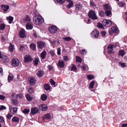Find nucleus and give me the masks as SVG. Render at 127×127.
<instances>
[{
    "label": "nucleus",
    "mask_w": 127,
    "mask_h": 127,
    "mask_svg": "<svg viewBox=\"0 0 127 127\" xmlns=\"http://www.w3.org/2000/svg\"><path fill=\"white\" fill-rule=\"evenodd\" d=\"M33 23L36 25H39L41 24L44 21V20L41 16L35 15L33 17Z\"/></svg>",
    "instance_id": "obj_1"
},
{
    "label": "nucleus",
    "mask_w": 127,
    "mask_h": 127,
    "mask_svg": "<svg viewBox=\"0 0 127 127\" xmlns=\"http://www.w3.org/2000/svg\"><path fill=\"white\" fill-rule=\"evenodd\" d=\"M88 16L92 20H95L97 19V17L96 16L95 11L93 10H91L89 12Z\"/></svg>",
    "instance_id": "obj_2"
},
{
    "label": "nucleus",
    "mask_w": 127,
    "mask_h": 127,
    "mask_svg": "<svg viewBox=\"0 0 127 127\" xmlns=\"http://www.w3.org/2000/svg\"><path fill=\"white\" fill-rule=\"evenodd\" d=\"M48 31L51 33L55 34L57 31V28L55 26H52L48 28Z\"/></svg>",
    "instance_id": "obj_3"
},
{
    "label": "nucleus",
    "mask_w": 127,
    "mask_h": 127,
    "mask_svg": "<svg viewBox=\"0 0 127 127\" xmlns=\"http://www.w3.org/2000/svg\"><path fill=\"white\" fill-rule=\"evenodd\" d=\"M108 52L110 54H113L114 53V52L113 51L114 45L112 44H109L107 47Z\"/></svg>",
    "instance_id": "obj_4"
},
{
    "label": "nucleus",
    "mask_w": 127,
    "mask_h": 127,
    "mask_svg": "<svg viewBox=\"0 0 127 127\" xmlns=\"http://www.w3.org/2000/svg\"><path fill=\"white\" fill-rule=\"evenodd\" d=\"M102 23L103 25L105 27H107L110 26L112 24V23L109 20H104L103 21Z\"/></svg>",
    "instance_id": "obj_5"
},
{
    "label": "nucleus",
    "mask_w": 127,
    "mask_h": 127,
    "mask_svg": "<svg viewBox=\"0 0 127 127\" xmlns=\"http://www.w3.org/2000/svg\"><path fill=\"white\" fill-rule=\"evenodd\" d=\"M29 84L32 86L34 85L36 83V80L35 78L32 77H30L28 79Z\"/></svg>",
    "instance_id": "obj_6"
},
{
    "label": "nucleus",
    "mask_w": 127,
    "mask_h": 127,
    "mask_svg": "<svg viewBox=\"0 0 127 127\" xmlns=\"http://www.w3.org/2000/svg\"><path fill=\"white\" fill-rule=\"evenodd\" d=\"M40 112V111L38 108L36 107H33L31 109L30 113L33 115L34 114L39 113Z\"/></svg>",
    "instance_id": "obj_7"
},
{
    "label": "nucleus",
    "mask_w": 127,
    "mask_h": 127,
    "mask_svg": "<svg viewBox=\"0 0 127 127\" xmlns=\"http://www.w3.org/2000/svg\"><path fill=\"white\" fill-rule=\"evenodd\" d=\"M99 32L98 31L96 30H94L91 34L92 37L94 38L97 37L99 35Z\"/></svg>",
    "instance_id": "obj_8"
},
{
    "label": "nucleus",
    "mask_w": 127,
    "mask_h": 127,
    "mask_svg": "<svg viewBox=\"0 0 127 127\" xmlns=\"http://www.w3.org/2000/svg\"><path fill=\"white\" fill-rule=\"evenodd\" d=\"M2 59L1 61L4 63L8 61L9 60V58L5 55H2L0 53V59Z\"/></svg>",
    "instance_id": "obj_9"
},
{
    "label": "nucleus",
    "mask_w": 127,
    "mask_h": 127,
    "mask_svg": "<svg viewBox=\"0 0 127 127\" xmlns=\"http://www.w3.org/2000/svg\"><path fill=\"white\" fill-rule=\"evenodd\" d=\"M25 31L23 29L21 30L19 32V35L21 38H24L26 36Z\"/></svg>",
    "instance_id": "obj_10"
},
{
    "label": "nucleus",
    "mask_w": 127,
    "mask_h": 127,
    "mask_svg": "<svg viewBox=\"0 0 127 127\" xmlns=\"http://www.w3.org/2000/svg\"><path fill=\"white\" fill-rule=\"evenodd\" d=\"M39 109L42 111H46L48 108L47 106L45 104L40 105L39 106Z\"/></svg>",
    "instance_id": "obj_11"
},
{
    "label": "nucleus",
    "mask_w": 127,
    "mask_h": 127,
    "mask_svg": "<svg viewBox=\"0 0 127 127\" xmlns=\"http://www.w3.org/2000/svg\"><path fill=\"white\" fill-rule=\"evenodd\" d=\"M24 58L25 59V62L26 63L30 61H32V59L31 60V56L28 54H26Z\"/></svg>",
    "instance_id": "obj_12"
},
{
    "label": "nucleus",
    "mask_w": 127,
    "mask_h": 127,
    "mask_svg": "<svg viewBox=\"0 0 127 127\" xmlns=\"http://www.w3.org/2000/svg\"><path fill=\"white\" fill-rule=\"evenodd\" d=\"M19 61L17 59H13L12 60V64L14 66H16L19 64Z\"/></svg>",
    "instance_id": "obj_13"
},
{
    "label": "nucleus",
    "mask_w": 127,
    "mask_h": 127,
    "mask_svg": "<svg viewBox=\"0 0 127 127\" xmlns=\"http://www.w3.org/2000/svg\"><path fill=\"white\" fill-rule=\"evenodd\" d=\"M64 62L62 60H60L59 61L58 64V65L60 68H63L64 66Z\"/></svg>",
    "instance_id": "obj_14"
},
{
    "label": "nucleus",
    "mask_w": 127,
    "mask_h": 127,
    "mask_svg": "<svg viewBox=\"0 0 127 127\" xmlns=\"http://www.w3.org/2000/svg\"><path fill=\"white\" fill-rule=\"evenodd\" d=\"M38 47L40 49H42V48L44 47L45 45L44 42L42 41H38L37 42Z\"/></svg>",
    "instance_id": "obj_15"
},
{
    "label": "nucleus",
    "mask_w": 127,
    "mask_h": 127,
    "mask_svg": "<svg viewBox=\"0 0 127 127\" xmlns=\"http://www.w3.org/2000/svg\"><path fill=\"white\" fill-rule=\"evenodd\" d=\"M51 116L49 113H47L45 114L43 116L42 119L44 121L46 119L49 120L51 119Z\"/></svg>",
    "instance_id": "obj_16"
},
{
    "label": "nucleus",
    "mask_w": 127,
    "mask_h": 127,
    "mask_svg": "<svg viewBox=\"0 0 127 127\" xmlns=\"http://www.w3.org/2000/svg\"><path fill=\"white\" fill-rule=\"evenodd\" d=\"M1 6L2 9L5 12L9 8V6L8 5H1Z\"/></svg>",
    "instance_id": "obj_17"
},
{
    "label": "nucleus",
    "mask_w": 127,
    "mask_h": 127,
    "mask_svg": "<svg viewBox=\"0 0 127 127\" xmlns=\"http://www.w3.org/2000/svg\"><path fill=\"white\" fill-rule=\"evenodd\" d=\"M17 111V108L11 106L10 107V111L11 113L15 114L16 113Z\"/></svg>",
    "instance_id": "obj_18"
},
{
    "label": "nucleus",
    "mask_w": 127,
    "mask_h": 127,
    "mask_svg": "<svg viewBox=\"0 0 127 127\" xmlns=\"http://www.w3.org/2000/svg\"><path fill=\"white\" fill-rule=\"evenodd\" d=\"M26 28L27 30H31L33 28V24L32 23H29L26 25Z\"/></svg>",
    "instance_id": "obj_19"
},
{
    "label": "nucleus",
    "mask_w": 127,
    "mask_h": 127,
    "mask_svg": "<svg viewBox=\"0 0 127 127\" xmlns=\"http://www.w3.org/2000/svg\"><path fill=\"white\" fill-rule=\"evenodd\" d=\"M24 22L25 23L28 24L30 23L31 22V19L30 17L27 16L24 20Z\"/></svg>",
    "instance_id": "obj_20"
},
{
    "label": "nucleus",
    "mask_w": 127,
    "mask_h": 127,
    "mask_svg": "<svg viewBox=\"0 0 127 127\" xmlns=\"http://www.w3.org/2000/svg\"><path fill=\"white\" fill-rule=\"evenodd\" d=\"M103 8L105 10H110V8L108 4H106L103 5Z\"/></svg>",
    "instance_id": "obj_21"
},
{
    "label": "nucleus",
    "mask_w": 127,
    "mask_h": 127,
    "mask_svg": "<svg viewBox=\"0 0 127 127\" xmlns=\"http://www.w3.org/2000/svg\"><path fill=\"white\" fill-rule=\"evenodd\" d=\"M30 48L32 49L33 51L36 50V45L35 44L32 43L30 45Z\"/></svg>",
    "instance_id": "obj_22"
},
{
    "label": "nucleus",
    "mask_w": 127,
    "mask_h": 127,
    "mask_svg": "<svg viewBox=\"0 0 127 127\" xmlns=\"http://www.w3.org/2000/svg\"><path fill=\"white\" fill-rule=\"evenodd\" d=\"M19 118L18 117L16 116H14L13 117L12 120L14 122H19Z\"/></svg>",
    "instance_id": "obj_23"
},
{
    "label": "nucleus",
    "mask_w": 127,
    "mask_h": 127,
    "mask_svg": "<svg viewBox=\"0 0 127 127\" xmlns=\"http://www.w3.org/2000/svg\"><path fill=\"white\" fill-rule=\"evenodd\" d=\"M46 55V52L44 50L41 53V57L42 59H44L45 58Z\"/></svg>",
    "instance_id": "obj_24"
},
{
    "label": "nucleus",
    "mask_w": 127,
    "mask_h": 127,
    "mask_svg": "<svg viewBox=\"0 0 127 127\" xmlns=\"http://www.w3.org/2000/svg\"><path fill=\"white\" fill-rule=\"evenodd\" d=\"M44 74L43 72L41 70L38 71L37 74V75L38 77H41Z\"/></svg>",
    "instance_id": "obj_25"
},
{
    "label": "nucleus",
    "mask_w": 127,
    "mask_h": 127,
    "mask_svg": "<svg viewBox=\"0 0 127 127\" xmlns=\"http://www.w3.org/2000/svg\"><path fill=\"white\" fill-rule=\"evenodd\" d=\"M6 19H7L9 20V23L11 24L13 21V18L11 16H10L9 17H7L6 18Z\"/></svg>",
    "instance_id": "obj_26"
},
{
    "label": "nucleus",
    "mask_w": 127,
    "mask_h": 127,
    "mask_svg": "<svg viewBox=\"0 0 127 127\" xmlns=\"http://www.w3.org/2000/svg\"><path fill=\"white\" fill-rule=\"evenodd\" d=\"M47 98V96L46 94H43L41 95V99L43 101L46 100Z\"/></svg>",
    "instance_id": "obj_27"
},
{
    "label": "nucleus",
    "mask_w": 127,
    "mask_h": 127,
    "mask_svg": "<svg viewBox=\"0 0 127 127\" xmlns=\"http://www.w3.org/2000/svg\"><path fill=\"white\" fill-rule=\"evenodd\" d=\"M71 71H76L77 70V68L76 66L73 64H72L71 65Z\"/></svg>",
    "instance_id": "obj_28"
},
{
    "label": "nucleus",
    "mask_w": 127,
    "mask_h": 127,
    "mask_svg": "<svg viewBox=\"0 0 127 127\" xmlns=\"http://www.w3.org/2000/svg\"><path fill=\"white\" fill-rule=\"evenodd\" d=\"M44 87L45 89L46 90H50V86L48 84H44Z\"/></svg>",
    "instance_id": "obj_29"
},
{
    "label": "nucleus",
    "mask_w": 127,
    "mask_h": 127,
    "mask_svg": "<svg viewBox=\"0 0 127 127\" xmlns=\"http://www.w3.org/2000/svg\"><path fill=\"white\" fill-rule=\"evenodd\" d=\"M118 29L115 27H113L111 29V31L113 32L117 33L118 32Z\"/></svg>",
    "instance_id": "obj_30"
},
{
    "label": "nucleus",
    "mask_w": 127,
    "mask_h": 127,
    "mask_svg": "<svg viewBox=\"0 0 127 127\" xmlns=\"http://www.w3.org/2000/svg\"><path fill=\"white\" fill-rule=\"evenodd\" d=\"M39 59L37 58H35L33 61V63L35 65H37L39 62Z\"/></svg>",
    "instance_id": "obj_31"
},
{
    "label": "nucleus",
    "mask_w": 127,
    "mask_h": 127,
    "mask_svg": "<svg viewBox=\"0 0 127 127\" xmlns=\"http://www.w3.org/2000/svg\"><path fill=\"white\" fill-rule=\"evenodd\" d=\"M14 49V46L11 44H10V45L9 47V49L11 52H13V50Z\"/></svg>",
    "instance_id": "obj_32"
},
{
    "label": "nucleus",
    "mask_w": 127,
    "mask_h": 127,
    "mask_svg": "<svg viewBox=\"0 0 127 127\" xmlns=\"http://www.w3.org/2000/svg\"><path fill=\"white\" fill-rule=\"evenodd\" d=\"M13 78V75L12 74H10L8 76V81H12Z\"/></svg>",
    "instance_id": "obj_33"
},
{
    "label": "nucleus",
    "mask_w": 127,
    "mask_h": 127,
    "mask_svg": "<svg viewBox=\"0 0 127 127\" xmlns=\"http://www.w3.org/2000/svg\"><path fill=\"white\" fill-rule=\"evenodd\" d=\"M125 53L124 50H121L120 51L119 53V55L123 57L125 55Z\"/></svg>",
    "instance_id": "obj_34"
},
{
    "label": "nucleus",
    "mask_w": 127,
    "mask_h": 127,
    "mask_svg": "<svg viewBox=\"0 0 127 127\" xmlns=\"http://www.w3.org/2000/svg\"><path fill=\"white\" fill-rule=\"evenodd\" d=\"M25 96L26 98L29 101H31L32 100V98L31 97L30 95L29 94H27L25 95Z\"/></svg>",
    "instance_id": "obj_35"
},
{
    "label": "nucleus",
    "mask_w": 127,
    "mask_h": 127,
    "mask_svg": "<svg viewBox=\"0 0 127 127\" xmlns=\"http://www.w3.org/2000/svg\"><path fill=\"white\" fill-rule=\"evenodd\" d=\"M30 111V110L27 108H25L22 111V112L25 114H28Z\"/></svg>",
    "instance_id": "obj_36"
},
{
    "label": "nucleus",
    "mask_w": 127,
    "mask_h": 127,
    "mask_svg": "<svg viewBox=\"0 0 127 127\" xmlns=\"http://www.w3.org/2000/svg\"><path fill=\"white\" fill-rule=\"evenodd\" d=\"M82 6L80 4H78L75 5L76 8V9L79 10L82 8Z\"/></svg>",
    "instance_id": "obj_37"
},
{
    "label": "nucleus",
    "mask_w": 127,
    "mask_h": 127,
    "mask_svg": "<svg viewBox=\"0 0 127 127\" xmlns=\"http://www.w3.org/2000/svg\"><path fill=\"white\" fill-rule=\"evenodd\" d=\"M76 62H79L81 63L82 62V60L81 58L80 57L77 56L76 57Z\"/></svg>",
    "instance_id": "obj_38"
},
{
    "label": "nucleus",
    "mask_w": 127,
    "mask_h": 127,
    "mask_svg": "<svg viewBox=\"0 0 127 127\" xmlns=\"http://www.w3.org/2000/svg\"><path fill=\"white\" fill-rule=\"evenodd\" d=\"M28 92L30 93H33L34 91L33 89L32 88H30L28 89Z\"/></svg>",
    "instance_id": "obj_39"
},
{
    "label": "nucleus",
    "mask_w": 127,
    "mask_h": 127,
    "mask_svg": "<svg viewBox=\"0 0 127 127\" xmlns=\"http://www.w3.org/2000/svg\"><path fill=\"white\" fill-rule=\"evenodd\" d=\"M94 75H87V77L88 79L91 80L94 78Z\"/></svg>",
    "instance_id": "obj_40"
},
{
    "label": "nucleus",
    "mask_w": 127,
    "mask_h": 127,
    "mask_svg": "<svg viewBox=\"0 0 127 127\" xmlns=\"http://www.w3.org/2000/svg\"><path fill=\"white\" fill-rule=\"evenodd\" d=\"M63 39L64 41H69L71 40V38L69 37H63Z\"/></svg>",
    "instance_id": "obj_41"
},
{
    "label": "nucleus",
    "mask_w": 127,
    "mask_h": 127,
    "mask_svg": "<svg viewBox=\"0 0 127 127\" xmlns=\"http://www.w3.org/2000/svg\"><path fill=\"white\" fill-rule=\"evenodd\" d=\"M69 2V4L67 6L68 8H69L73 5V3L72 1H70Z\"/></svg>",
    "instance_id": "obj_42"
},
{
    "label": "nucleus",
    "mask_w": 127,
    "mask_h": 127,
    "mask_svg": "<svg viewBox=\"0 0 127 127\" xmlns=\"http://www.w3.org/2000/svg\"><path fill=\"white\" fill-rule=\"evenodd\" d=\"M94 84L95 82L94 81H92L90 84V87L91 89L93 88Z\"/></svg>",
    "instance_id": "obj_43"
},
{
    "label": "nucleus",
    "mask_w": 127,
    "mask_h": 127,
    "mask_svg": "<svg viewBox=\"0 0 127 127\" xmlns=\"http://www.w3.org/2000/svg\"><path fill=\"white\" fill-rule=\"evenodd\" d=\"M105 13L106 15L107 16H109L111 14V12L110 10L106 11L105 12Z\"/></svg>",
    "instance_id": "obj_44"
},
{
    "label": "nucleus",
    "mask_w": 127,
    "mask_h": 127,
    "mask_svg": "<svg viewBox=\"0 0 127 127\" xmlns=\"http://www.w3.org/2000/svg\"><path fill=\"white\" fill-rule=\"evenodd\" d=\"M97 26L98 28H104V27L103 25L100 23H98Z\"/></svg>",
    "instance_id": "obj_45"
},
{
    "label": "nucleus",
    "mask_w": 127,
    "mask_h": 127,
    "mask_svg": "<svg viewBox=\"0 0 127 127\" xmlns=\"http://www.w3.org/2000/svg\"><path fill=\"white\" fill-rule=\"evenodd\" d=\"M5 25L4 23L0 24V30H3L4 29Z\"/></svg>",
    "instance_id": "obj_46"
},
{
    "label": "nucleus",
    "mask_w": 127,
    "mask_h": 127,
    "mask_svg": "<svg viewBox=\"0 0 127 127\" xmlns=\"http://www.w3.org/2000/svg\"><path fill=\"white\" fill-rule=\"evenodd\" d=\"M11 100L12 103L16 105L18 104V102L16 100V99H13L12 100Z\"/></svg>",
    "instance_id": "obj_47"
},
{
    "label": "nucleus",
    "mask_w": 127,
    "mask_h": 127,
    "mask_svg": "<svg viewBox=\"0 0 127 127\" xmlns=\"http://www.w3.org/2000/svg\"><path fill=\"white\" fill-rule=\"evenodd\" d=\"M104 14V12L102 10L100 11L99 13V15L101 17H103Z\"/></svg>",
    "instance_id": "obj_48"
},
{
    "label": "nucleus",
    "mask_w": 127,
    "mask_h": 127,
    "mask_svg": "<svg viewBox=\"0 0 127 127\" xmlns=\"http://www.w3.org/2000/svg\"><path fill=\"white\" fill-rule=\"evenodd\" d=\"M16 95L15 94H12L11 97V100H13V99H16Z\"/></svg>",
    "instance_id": "obj_49"
},
{
    "label": "nucleus",
    "mask_w": 127,
    "mask_h": 127,
    "mask_svg": "<svg viewBox=\"0 0 127 127\" xmlns=\"http://www.w3.org/2000/svg\"><path fill=\"white\" fill-rule=\"evenodd\" d=\"M118 5L119 6L123 7L124 5V4L122 1L119 2L118 4Z\"/></svg>",
    "instance_id": "obj_50"
},
{
    "label": "nucleus",
    "mask_w": 127,
    "mask_h": 127,
    "mask_svg": "<svg viewBox=\"0 0 127 127\" xmlns=\"http://www.w3.org/2000/svg\"><path fill=\"white\" fill-rule=\"evenodd\" d=\"M50 83H51L52 85H54V86H55V82L52 79H51L50 81Z\"/></svg>",
    "instance_id": "obj_51"
},
{
    "label": "nucleus",
    "mask_w": 127,
    "mask_h": 127,
    "mask_svg": "<svg viewBox=\"0 0 127 127\" xmlns=\"http://www.w3.org/2000/svg\"><path fill=\"white\" fill-rule=\"evenodd\" d=\"M65 0H57V2L60 4H62L65 1Z\"/></svg>",
    "instance_id": "obj_52"
},
{
    "label": "nucleus",
    "mask_w": 127,
    "mask_h": 127,
    "mask_svg": "<svg viewBox=\"0 0 127 127\" xmlns=\"http://www.w3.org/2000/svg\"><path fill=\"white\" fill-rule=\"evenodd\" d=\"M80 52L82 55H85L86 53L85 50H82V51H80Z\"/></svg>",
    "instance_id": "obj_53"
},
{
    "label": "nucleus",
    "mask_w": 127,
    "mask_h": 127,
    "mask_svg": "<svg viewBox=\"0 0 127 127\" xmlns=\"http://www.w3.org/2000/svg\"><path fill=\"white\" fill-rule=\"evenodd\" d=\"M12 116V115L10 113L6 115V117L8 119H10L11 118Z\"/></svg>",
    "instance_id": "obj_54"
},
{
    "label": "nucleus",
    "mask_w": 127,
    "mask_h": 127,
    "mask_svg": "<svg viewBox=\"0 0 127 127\" xmlns=\"http://www.w3.org/2000/svg\"><path fill=\"white\" fill-rule=\"evenodd\" d=\"M64 61H67L69 60L67 56H64L63 57Z\"/></svg>",
    "instance_id": "obj_55"
},
{
    "label": "nucleus",
    "mask_w": 127,
    "mask_h": 127,
    "mask_svg": "<svg viewBox=\"0 0 127 127\" xmlns=\"http://www.w3.org/2000/svg\"><path fill=\"white\" fill-rule=\"evenodd\" d=\"M81 67L82 68V70L84 71L86 69V68L85 67V65H83L81 66Z\"/></svg>",
    "instance_id": "obj_56"
},
{
    "label": "nucleus",
    "mask_w": 127,
    "mask_h": 127,
    "mask_svg": "<svg viewBox=\"0 0 127 127\" xmlns=\"http://www.w3.org/2000/svg\"><path fill=\"white\" fill-rule=\"evenodd\" d=\"M119 64L121 65L122 67H126L125 64L123 63L119 62Z\"/></svg>",
    "instance_id": "obj_57"
},
{
    "label": "nucleus",
    "mask_w": 127,
    "mask_h": 127,
    "mask_svg": "<svg viewBox=\"0 0 127 127\" xmlns=\"http://www.w3.org/2000/svg\"><path fill=\"white\" fill-rule=\"evenodd\" d=\"M6 109V107L3 105H2L0 106V110H5Z\"/></svg>",
    "instance_id": "obj_58"
},
{
    "label": "nucleus",
    "mask_w": 127,
    "mask_h": 127,
    "mask_svg": "<svg viewBox=\"0 0 127 127\" xmlns=\"http://www.w3.org/2000/svg\"><path fill=\"white\" fill-rule=\"evenodd\" d=\"M101 33L102 36H104L106 35V32L105 31H102L101 32Z\"/></svg>",
    "instance_id": "obj_59"
},
{
    "label": "nucleus",
    "mask_w": 127,
    "mask_h": 127,
    "mask_svg": "<svg viewBox=\"0 0 127 127\" xmlns=\"http://www.w3.org/2000/svg\"><path fill=\"white\" fill-rule=\"evenodd\" d=\"M61 49H60L59 48L57 50V54L58 55H60L61 54Z\"/></svg>",
    "instance_id": "obj_60"
},
{
    "label": "nucleus",
    "mask_w": 127,
    "mask_h": 127,
    "mask_svg": "<svg viewBox=\"0 0 127 127\" xmlns=\"http://www.w3.org/2000/svg\"><path fill=\"white\" fill-rule=\"evenodd\" d=\"M5 98V96L3 95H0V99L4 100Z\"/></svg>",
    "instance_id": "obj_61"
},
{
    "label": "nucleus",
    "mask_w": 127,
    "mask_h": 127,
    "mask_svg": "<svg viewBox=\"0 0 127 127\" xmlns=\"http://www.w3.org/2000/svg\"><path fill=\"white\" fill-rule=\"evenodd\" d=\"M48 67L49 68V69L50 70H52L53 67L52 65H49L48 66Z\"/></svg>",
    "instance_id": "obj_62"
},
{
    "label": "nucleus",
    "mask_w": 127,
    "mask_h": 127,
    "mask_svg": "<svg viewBox=\"0 0 127 127\" xmlns=\"http://www.w3.org/2000/svg\"><path fill=\"white\" fill-rule=\"evenodd\" d=\"M24 49V47L23 46H21L20 48V50L21 51H23Z\"/></svg>",
    "instance_id": "obj_63"
},
{
    "label": "nucleus",
    "mask_w": 127,
    "mask_h": 127,
    "mask_svg": "<svg viewBox=\"0 0 127 127\" xmlns=\"http://www.w3.org/2000/svg\"><path fill=\"white\" fill-rule=\"evenodd\" d=\"M122 127H127V124H122Z\"/></svg>",
    "instance_id": "obj_64"
}]
</instances>
